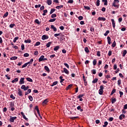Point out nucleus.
<instances>
[{"label":"nucleus","instance_id":"f257e3e1","mask_svg":"<svg viewBox=\"0 0 127 127\" xmlns=\"http://www.w3.org/2000/svg\"><path fill=\"white\" fill-rule=\"evenodd\" d=\"M119 2H120L119 0H114L112 6H114L115 7H117V8H119V7H120V4H117V3H119Z\"/></svg>","mask_w":127,"mask_h":127},{"label":"nucleus","instance_id":"f03ea898","mask_svg":"<svg viewBox=\"0 0 127 127\" xmlns=\"http://www.w3.org/2000/svg\"><path fill=\"white\" fill-rule=\"evenodd\" d=\"M100 89H99V95H103V92H104V86H103V85H100Z\"/></svg>","mask_w":127,"mask_h":127},{"label":"nucleus","instance_id":"7ed1b4c3","mask_svg":"<svg viewBox=\"0 0 127 127\" xmlns=\"http://www.w3.org/2000/svg\"><path fill=\"white\" fill-rule=\"evenodd\" d=\"M21 89H22V90H24V91H27V90H28V89H29V86H27L26 87L25 85H23L21 86Z\"/></svg>","mask_w":127,"mask_h":127},{"label":"nucleus","instance_id":"20e7f679","mask_svg":"<svg viewBox=\"0 0 127 127\" xmlns=\"http://www.w3.org/2000/svg\"><path fill=\"white\" fill-rule=\"evenodd\" d=\"M45 60H47V59L44 58V56H42L39 59V62H41V61H45Z\"/></svg>","mask_w":127,"mask_h":127},{"label":"nucleus","instance_id":"39448f33","mask_svg":"<svg viewBox=\"0 0 127 127\" xmlns=\"http://www.w3.org/2000/svg\"><path fill=\"white\" fill-rule=\"evenodd\" d=\"M14 120H16V117H11L9 119V122L10 123H14Z\"/></svg>","mask_w":127,"mask_h":127},{"label":"nucleus","instance_id":"423d86ee","mask_svg":"<svg viewBox=\"0 0 127 127\" xmlns=\"http://www.w3.org/2000/svg\"><path fill=\"white\" fill-rule=\"evenodd\" d=\"M19 83L20 85H22V84H24V77L21 78Z\"/></svg>","mask_w":127,"mask_h":127},{"label":"nucleus","instance_id":"0eeeda50","mask_svg":"<svg viewBox=\"0 0 127 127\" xmlns=\"http://www.w3.org/2000/svg\"><path fill=\"white\" fill-rule=\"evenodd\" d=\"M48 38H49V37L46 35H44L42 36V40H45V39H48Z\"/></svg>","mask_w":127,"mask_h":127},{"label":"nucleus","instance_id":"6e6552de","mask_svg":"<svg viewBox=\"0 0 127 127\" xmlns=\"http://www.w3.org/2000/svg\"><path fill=\"white\" fill-rule=\"evenodd\" d=\"M125 118H126V116L124 115V114H121L119 116V120H120V121H122V120H124V119H125Z\"/></svg>","mask_w":127,"mask_h":127},{"label":"nucleus","instance_id":"1a4fd4ad","mask_svg":"<svg viewBox=\"0 0 127 127\" xmlns=\"http://www.w3.org/2000/svg\"><path fill=\"white\" fill-rule=\"evenodd\" d=\"M21 115L22 116V117H23V119H24V120H26V121H27V122L28 121V119L27 118H26V117H25V115H24V113H23V112H21Z\"/></svg>","mask_w":127,"mask_h":127},{"label":"nucleus","instance_id":"9d476101","mask_svg":"<svg viewBox=\"0 0 127 127\" xmlns=\"http://www.w3.org/2000/svg\"><path fill=\"white\" fill-rule=\"evenodd\" d=\"M18 95L21 97L22 96V91H21L19 88L18 89Z\"/></svg>","mask_w":127,"mask_h":127},{"label":"nucleus","instance_id":"9b49d317","mask_svg":"<svg viewBox=\"0 0 127 127\" xmlns=\"http://www.w3.org/2000/svg\"><path fill=\"white\" fill-rule=\"evenodd\" d=\"M98 20H100L102 21H106V18L103 17H99L98 18Z\"/></svg>","mask_w":127,"mask_h":127},{"label":"nucleus","instance_id":"f8f14e48","mask_svg":"<svg viewBox=\"0 0 127 127\" xmlns=\"http://www.w3.org/2000/svg\"><path fill=\"white\" fill-rule=\"evenodd\" d=\"M111 21L112 22L113 27V28H115V27H116V23H115V20H114V19H112Z\"/></svg>","mask_w":127,"mask_h":127},{"label":"nucleus","instance_id":"ddd939ff","mask_svg":"<svg viewBox=\"0 0 127 127\" xmlns=\"http://www.w3.org/2000/svg\"><path fill=\"white\" fill-rule=\"evenodd\" d=\"M48 103V99H45L42 103L43 106H44V105H46Z\"/></svg>","mask_w":127,"mask_h":127},{"label":"nucleus","instance_id":"4468645a","mask_svg":"<svg viewBox=\"0 0 127 127\" xmlns=\"http://www.w3.org/2000/svg\"><path fill=\"white\" fill-rule=\"evenodd\" d=\"M83 80L84 82V85L87 86V80H86V78H85V75L83 76Z\"/></svg>","mask_w":127,"mask_h":127},{"label":"nucleus","instance_id":"2eb2a0df","mask_svg":"<svg viewBox=\"0 0 127 127\" xmlns=\"http://www.w3.org/2000/svg\"><path fill=\"white\" fill-rule=\"evenodd\" d=\"M51 28H52V29H53L54 31H57V29L56 28V27H55V26H54V25H51Z\"/></svg>","mask_w":127,"mask_h":127},{"label":"nucleus","instance_id":"dca6fc26","mask_svg":"<svg viewBox=\"0 0 127 127\" xmlns=\"http://www.w3.org/2000/svg\"><path fill=\"white\" fill-rule=\"evenodd\" d=\"M72 86H73V84L68 85V86H67L66 88H65V90H66V91H68L69 89H70V88H72Z\"/></svg>","mask_w":127,"mask_h":127},{"label":"nucleus","instance_id":"f3484780","mask_svg":"<svg viewBox=\"0 0 127 127\" xmlns=\"http://www.w3.org/2000/svg\"><path fill=\"white\" fill-rule=\"evenodd\" d=\"M111 102L112 104H115L117 102V99L116 98H112L111 99Z\"/></svg>","mask_w":127,"mask_h":127},{"label":"nucleus","instance_id":"a211bd4d","mask_svg":"<svg viewBox=\"0 0 127 127\" xmlns=\"http://www.w3.org/2000/svg\"><path fill=\"white\" fill-rule=\"evenodd\" d=\"M47 3L48 4V5H51L52 4V0H47Z\"/></svg>","mask_w":127,"mask_h":127},{"label":"nucleus","instance_id":"6ab92c4d","mask_svg":"<svg viewBox=\"0 0 127 127\" xmlns=\"http://www.w3.org/2000/svg\"><path fill=\"white\" fill-rule=\"evenodd\" d=\"M31 93V89H28V91L25 93V96L27 95L28 94Z\"/></svg>","mask_w":127,"mask_h":127},{"label":"nucleus","instance_id":"aec40b11","mask_svg":"<svg viewBox=\"0 0 127 127\" xmlns=\"http://www.w3.org/2000/svg\"><path fill=\"white\" fill-rule=\"evenodd\" d=\"M44 68L47 72H50V69H49V67H48V66L45 65Z\"/></svg>","mask_w":127,"mask_h":127},{"label":"nucleus","instance_id":"412c9836","mask_svg":"<svg viewBox=\"0 0 127 127\" xmlns=\"http://www.w3.org/2000/svg\"><path fill=\"white\" fill-rule=\"evenodd\" d=\"M102 2H104V5H108V0H102Z\"/></svg>","mask_w":127,"mask_h":127},{"label":"nucleus","instance_id":"4be33fe9","mask_svg":"<svg viewBox=\"0 0 127 127\" xmlns=\"http://www.w3.org/2000/svg\"><path fill=\"white\" fill-rule=\"evenodd\" d=\"M64 71L65 74H67V75L69 74V71L66 68H64Z\"/></svg>","mask_w":127,"mask_h":127},{"label":"nucleus","instance_id":"5701e85b","mask_svg":"<svg viewBox=\"0 0 127 127\" xmlns=\"http://www.w3.org/2000/svg\"><path fill=\"white\" fill-rule=\"evenodd\" d=\"M24 42L25 43H31V40L30 39L25 40Z\"/></svg>","mask_w":127,"mask_h":127},{"label":"nucleus","instance_id":"b1692460","mask_svg":"<svg viewBox=\"0 0 127 127\" xmlns=\"http://www.w3.org/2000/svg\"><path fill=\"white\" fill-rule=\"evenodd\" d=\"M57 84H58V81H55L51 85V87H53L54 86H55L56 85H57Z\"/></svg>","mask_w":127,"mask_h":127},{"label":"nucleus","instance_id":"393cba45","mask_svg":"<svg viewBox=\"0 0 127 127\" xmlns=\"http://www.w3.org/2000/svg\"><path fill=\"white\" fill-rule=\"evenodd\" d=\"M108 125H109V123H108V122L106 121L104 122V125H103V127H107Z\"/></svg>","mask_w":127,"mask_h":127},{"label":"nucleus","instance_id":"a878e982","mask_svg":"<svg viewBox=\"0 0 127 127\" xmlns=\"http://www.w3.org/2000/svg\"><path fill=\"white\" fill-rule=\"evenodd\" d=\"M26 80H27V81H28V82H33V80H32V79H31V78H29V77L26 78Z\"/></svg>","mask_w":127,"mask_h":127},{"label":"nucleus","instance_id":"bb28decb","mask_svg":"<svg viewBox=\"0 0 127 127\" xmlns=\"http://www.w3.org/2000/svg\"><path fill=\"white\" fill-rule=\"evenodd\" d=\"M52 44V43L51 42H49L48 43H47L46 45V47H47V48H49V47H50V45H51Z\"/></svg>","mask_w":127,"mask_h":127},{"label":"nucleus","instance_id":"cd10ccee","mask_svg":"<svg viewBox=\"0 0 127 127\" xmlns=\"http://www.w3.org/2000/svg\"><path fill=\"white\" fill-rule=\"evenodd\" d=\"M107 39H108V44H111V37H107Z\"/></svg>","mask_w":127,"mask_h":127},{"label":"nucleus","instance_id":"c85d7f7f","mask_svg":"<svg viewBox=\"0 0 127 127\" xmlns=\"http://www.w3.org/2000/svg\"><path fill=\"white\" fill-rule=\"evenodd\" d=\"M127 53V50H125L123 51V57H125V56H126Z\"/></svg>","mask_w":127,"mask_h":127},{"label":"nucleus","instance_id":"c756f323","mask_svg":"<svg viewBox=\"0 0 127 127\" xmlns=\"http://www.w3.org/2000/svg\"><path fill=\"white\" fill-rule=\"evenodd\" d=\"M84 50L85 52H86V53H89L90 52V51H89V49L87 47L85 48Z\"/></svg>","mask_w":127,"mask_h":127},{"label":"nucleus","instance_id":"7c9ffc66","mask_svg":"<svg viewBox=\"0 0 127 127\" xmlns=\"http://www.w3.org/2000/svg\"><path fill=\"white\" fill-rule=\"evenodd\" d=\"M78 118H79V117L76 116V117H70L69 119H70V120H75V119H78Z\"/></svg>","mask_w":127,"mask_h":127},{"label":"nucleus","instance_id":"2f4dec72","mask_svg":"<svg viewBox=\"0 0 127 127\" xmlns=\"http://www.w3.org/2000/svg\"><path fill=\"white\" fill-rule=\"evenodd\" d=\"M48 12V11L47 10H43V15L44 16V15H46V13H47V12Z\"/></svg>","mask_w":127,"mask_h":127},{"label":"nucleus","instance_id":"473e14b6","mask_svg":"<svg viewBox=\"0 0 127 127\" xmlns=\"http://www.w3.org/2000/svg\"><path fill=\"white\" fill-rule=\"evenodd\" d=\"M77 109L78 110V111H80V112H83V109H81V106H78L77 107Z\"/></svg>","mask_w":127,"mask_h":127},{"label":"nucleus","instance_id":"72a5a7b5","mask_svg":"<svg viewBox=\"0 0 127 127\" xmlns=\"http://www.w3.org/2000/svg\"><path fill=\"white\" fill-rule=\"evenodd\" d=\"M63 6H64L63 5H61L60 6H57L56 7L58 9H60V8H62V7H63Z\"/></svg>","mask_w":127,"mask_h":127},{"label":"nucleus","instance_id":"f704fd0d","mask_svg":"<svg viewBox=\"0 0 127 127\" xmlns=\"http://www.w3.org/2000/svg\"><path fill=\"white\" fill-rule=\"evenodd\" d=\"M93 64L94 66H96V64H97V60L94 59L93 61Z\"/></svg>","mask_w":127,"mask_h":127},{"label":"nucleus","instance_id":"c9c22d12","mask_svg":"<svg viewBox=\"0 0 127 127\" xmlns=\"http://www.w3.org/2000/svg\"><path fill=\"white\" fill-rule=\"evenodd\" d=\"M7 15H8V12H6L3 16V18H4V17H7Z\"/></svg>","mask_w":127,"mask_h":127},{"label":"nucleus","instance_id":"e433bc0d","mask_svg":"<svg viewBox=\"0 0 127 127\" xmlns=\"http://www.w3.org/2000/svg\"><path fill=\"white\" fill-rule=\"evenodd\" d=\"M14 26H15V24H11L9 25V27L10 28H13V27H14Z\"/></svg>","mask_w":127,"mask_h":127},{"label":"nucleus","instance_id":"4c0bfd02","mask_svg":"<svg viewBox=\"0 0 127 127\" xmlns=\"http://www.w3.org/2000/svg\"><path fill=\"white\" fill-rule=\"evenodd\" d=\"M56 20V18L51 19L49 20V22H54Z\"/></svg>","mask_w":127,"mask_h":127},{"label":"nucleus","instance_id":"58836bf2","mask_svg":"<svg viewBox=\"0 0 127 127\" xmlns=\"http://www.w3.org/2000/svg\"><path fill=\"white\" fill-rule=\"evenodd\" d=\"M17 59V57H12L10 58V60H16Z\"/></svg>","mask_w":127,"mask_h":127},{"label":"nucleus","instance_id":"ea45409f","mask_svg":"<svg viewBox=\"0 0 127 127\" xmlns=\"http://www.w3.org/2000/svg\"><path fill=\"white\" fill-rule=\"evenodd\" d=\"M98 78H95V79H94L93 81H92V83L93 84H95V83H97V82H98Z\"/></svg>","mask_w":127,"mask_h":127},{"label":"nucleus","instance_id":"a19ab883","mask_svg":"<svg viewBox=\"0 0 127 127\" xmlns=\"http://www.w3.org/2000/svg\"><path fill=\"white\" fill-rule=\"evenodd\" d=\"M18 38H19L18 37H15L13 40V42L15 43V42H16V40H18Z\"/></svg>","mask_w":127,"mask_h":127},{"label":"nucleus","instance_id":"79ce46f5","mask_svg":"<svg viewBox=\"0 0 127 127\" xmlns=\"http://www.w3.org/2000/svg\"><path fill=\"white\" fill-rule=\"evenodd\" d=\"M59 48H60V47L59 46H57L54 48V51H57V50H58V49H59Z\"/></svg>","mask_w":127,"mask_h":127},{"label":"nucleus","instance_id":"37998d69","mask_svg":"<svg viewBox=\"0 0 127 127\" xmlns=\"http://www.w3.org/2000/svg\"><path fill=\"white\" fill-rule=\"evenodd\" d=\"M82 97H84V94H80L77 97L78 99H81L82 98Z\"/></svg>","mask_w":127,"mask_h":127},{"label":"nucleus","instance_id":"c03bdc74","mask_svg":"<svg viewBox=\"0 0 127 127\" xmlns=\"http://www.w3.org/2000/svg\"><path fill=\"white\" fill-rule=\"evenodd\" d=\"M18 81V78H15L14 80L12 81V83H14L15 82H17Z\"/></svg>","mask_w":127,"mask_h":127},{"label":"nucleus","instance_id":"a18cd8bd","mask_svg":"<svg viewBox=\"0 0 127 127\" xmlns=\"http://www.w3.org/2000/svg\"><path fill=\"white\" fill-rule=\"evenodd\" d=\"M55 10H56V9H54V8L51 9V11H50V14H52V13H53L54 11H55Z\"/></svg>","mask_w":127,"mask_h":127},{"label":"nucleus","instance_id":"49530a36","mask_svg":"<svg viewBox=\"0 0 127 127\" xmlns=\"http://www.w3.org/2000/svg\"><path fill=\"white\" fill-rule=\"evenodd\" d=\"M84 8H85V9H88V10L90 9V6H84Z\"/></svg>","mask_w":127,"mask_h":127},{"label":"nucleus","instance_id":"de8ad7c7","mask_svg":"<svg viewBox=\"0 0 127 127\" xmlns=\"http://www.w3.org/2000/svg\"><path fill=\"white\" fill-rule=\"evenodd\" d=\"M56 16H57V15H56V14H55V13L51 15L52 18H54V17H56Z\"/></svg>","mask_w":127,"mask_h":127},{"label":"nucleus","instance_id":"09e8293b","mask_svg":"<svg viewBox=\"0 0 127 127\" xmlns=\"http://www.w3.org/2000/svg\"><path fill=\"white\" fill-rule=\"evenodd\" d=\"M28 98L31 102H32V101H33V98L31 96H29Z\"/></svg>","mask_w":127,"mask_h":127},{"label":"nucleus","instance_id":"8fccbe9b","mask_svg":"<svg viewBox=\"0 0 127 127\" xmlns=\"http://www.w3.org/2000/svg\"><path fill=\"white\" fill-rule=\"evenodd\" d=\"M96 5L97 6H99V5H100V0H97Z\"/></svg>","mask_w":127,"mask_h":127},{"label":"nucleus","instance_id":"3c124183","mask_svg":"<svg viewBox=\"0 0 127 127\" xmlns=\"http://www.w3.org/2000/svg\"><path fill=\"white\" fill-rule=\"evenodd\" d=\"M35 23H37V24H40V22H39V20L38 19H36L35 20Z\"/></svg>","mask_w":127,"mask_h":127},{"label":"nucleus","instance_id":"603ef678","mask_svg":"<svg viewBox=\"0 0 127 127\" xmlns=\"http://www.w3.org/2000/svg\"><path fill=\"white\" fill-rule=\"evenodd\" d=\"M113 47H116V41H114L112 45Z\"/></svg>","mask_w":127,"mask_h":127},{"label":"nucleus","instance_id":"864d4df0","mask_svg":"<svg viewBox=\"0 0 127 127\" xmlns=\"http://www.w3.org/2000/svg\"><path fill=\"white\" fill-rule=\"evenodd\" d=\"M109 33H110V31L109 30L106 31V33L104 34L105 36H107V35H108Z\"/></svg>","mask_w":127,"mask_h":127},{"label":"nucleus","instance_id":"5fc2aeb1","mask_svg":"<svg viewBox=\"0 0 127 127\" xmlns=\"http://www.w3.org/2000/svg\"><path fill=\"white\" fill-rule=\"evenodd\" d=\"M90 30V31L94 32V31H95V29L94 28V27H91Z\"/></svg>","mask_w":127,"mask_h":127},{"label":"nucleus","instance_id":"6e6d98bb","mask_svg":"<svg viewBox=\"0 0 127 127\" xmlns=\"http://www.w3.org/2000/svg\"><path fill=\"white\" fill-rule=\"evenodd\" d=\"M119 93L120 95V97L122 98V96L124 95V92H123L122 91H119Z\"/></svg>","mask_w":127,"mask_h":127},{"label":"nucleus","instance_id":"4d7b16f0","mask_svg":"<svg viewBox=\"0 0 127 127\" xmlns=\"http://www.w3.org/2000/svg\"><path fill=\"white\" fill-rule=\"evenodd\" d=\"M97 55L98 56V57H100L101 56V52L97 51Z\"/></svg>","mask_w":127,"mask_h":127},{"label":"nucleus","instance_id":"13d9d810","mask_svg":"<svg viewBox=\"0 0 127 127\" xmlns=\"http://www.w3.org/2000/svg\"><path fill=\"white\" fill-rule=\"evenodd\" d=\"M29 56V54L28 53H25L24 54V57H28Z\"/></svg>","mask_w":127,"mask_h":127},{"label":"nucleus","instance_id":"bf43d9fd","mask_svg":"<svg viewBox=\"0 0 127 127\" xmlns=\"http://www.w3.org/2000/svg\"><path fill=\"white\" fill-rule=\"evenodd\" d=\"M37 114L38 116L40 117V119H42V116H41V115L40 114V112H37Z\"/></svg>","mask_w":127,"mask_h":127},{"label":"nucleus","instance_id":"052dcab7","mask_svg":"<svg viewBox=\"0 0 127 127\" xmlns=\"http://www.w3.org/2000/svg\"><path fill=\"white\" fill-rule=\"evenodd\" d=\"M37 114L38 116L40 117V119H42V116H41V115L40 114V112H37Z\"/></svg>","mask_w":127,"mask_h":127},{"label":"nucleus","instance_id":"680f3d73","mask_svg":"<svg viewBox=\"0 0 127 127\" xmlns=\"http://www.w3.org/2000/svg\"><path fill=\"white\" fill-rule=\"evenodd\" d=\"M34 55L35 56H37V55H38V51H35Z\"/></svg>","mask_w":127,"mask_h":127},{"label":"nucleus","instance_id":"e2e57ef3","mask_svg":"<svg viewBox=\"0 0 127 127\" xmlns=\"http://www.w3.org/2000/svg\"><path fill=\"white\" fill-rule=\"evenodd\" d=\"M40 44V42H37L36 43V44L35 45V46H38Z\"/></svg>","mask_w":127,"mask_h":127},{"label":"nucleus","instance_id":"0e129e2a","mask_svg":"<svg viewBox=\"0 0 127 127\" xmlns=\"http://www.w3.org/2000/svg\"><path fill=\"white\" fill-rule=\"evenodd\" d=\"M64 66H66V67H67L68 69H69V65L68 64L64 63Z\"/></svg>","mask_w":127,"mask_h":127},{"label":"nucleus","instance_id":"69168bd1","mask_svg":"<svg viewBox=\"0 0 127 127\" xmlns=\"http://www.w3.org/2000/svg\"><path fill=\"white\" fill-rule=\"evenodd\" d=\"M27 63H25L24 64H23L22 66V68H25V67H26V66H27Z\"/></svg>","mask_w":127,"mask_h":127},{"label":"nucleus","instance_id":"338daca9","mask_svg":"<svg viewBox=\"0 0 127 127\" xmlns=\"http://www.w3.org/2000/svg\"><path fill=\"white\" fill-rule=\"evenodd\" d=\"M21 50H24V44H23L21 45Z\"/></svg>","mask_w":127,"mask_h":127},{"label":"nucleus","instance_id":"774afa93","mask_svg":"<svg viewBox=\"0 0 127 127\" xmlns=\"http://www.w3.org/2000/svg\"><path fill=\"white\" fill-rule=\"evenodd\" d=\"M35 110H36L37 112H39V109H38V106H36L35 108Z\"/></svg>","mask_w":127,"mask_h":127}]
</instances>
